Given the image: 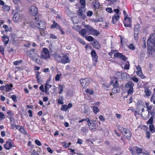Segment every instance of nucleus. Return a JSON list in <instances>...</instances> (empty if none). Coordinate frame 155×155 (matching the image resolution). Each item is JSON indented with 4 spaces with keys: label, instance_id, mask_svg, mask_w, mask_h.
<instances>
[{
    "label": "nucleus",
    "instance_id": "obj_1",
    "mask_svg": "<svg viewBox=\"0 0 155 155\" xmlns=\"http://www.w3.org/2000/svg\"><path fill=\"white\" fill-rule=\"evenodd\" d=\"M119 130L127 139L129 140L130 139L131 133L128 129L123 127H120Z\"/></svg>",
    "mask_w": 155,
    "mask_h": 155
},
{
    "label": "nucleus",
    "instance_id": "obj_2",
    "mask_svg": "<svg viewBox=\"0 0 155 155\" xmlns=\"http://www.w3.org/2000/svg\"><path fill=\"white\" fill-rule=\"evenodd\" d=\"M87 28V32L89 35H91L93 36H97L100 34V32L98 31L93 28L89 25L86 26Z\"/></svg>",
    "mask_w": 155,
    "mask_h": 155
},
{
    "label": "nucleus",
    "instance_id": "obj_3",
    "mask_svg": "<svg viewBox=\"0 0 155 155\" xmlns=\"http://www.w3.org/2000/svg\"><path fill=\"white\" fill-rule=\"evenodd\" d=\"M23 18V15L22 14L17 12L15 13L13 15V20L14 21L17 22L21 21Z\"/></svg>",
    "mask_w": 155,
    "mask_h": 155
},
{
    "label": "nucleus",
    "instance_id": "obj_4",
    "mask_svg": "<svg viewBox=\"0 0 155 155\" xmlns=\"http://www.w3.org/2000/svg\"><path fill=\"white\" fill-rule=\"evenodd\" d=\"M147 45L149 47H150L151 48L153 45L155 46V38H154V35L153 34H151L148 38Z\"/></svg>",
    "mask_w": 155,
    "mask_h": 155
},
{
    "label": "nucleus",
    "instance_id": "obj_5",
    "mask_svg": "<svg viewBox=\"0 0 155 155\" xmlns=\"http://www.w3.org/2000/svg\"><path fill=\"white\" fill-rule=\"evenodd\" d=\"M91 81V80L89 78H86L84 79H81L80 82L83 87H87Z\"/></svg>",
    "mask_w": 155,
    "mask_h": 155
},
{
    "label": "nucleus",
    "instance_id": "obj_6",
    "mask_svg": "<svg viewBox=\"0 0 155 155\" xmlns=\"http://www.w3.org/2000/svg\"><path fill=\"white\" fill-rule=\"evenodd\" d=\"M35 26L36 27L40 29H44L46 28L45 22L42 20L37 21L35 23Z\"/></svg>",
    "mask_w": 155,
    "mask_h": 155
},
{
    "label": "nucleus",
    "instance_id": "obj_7",
    "mask_svg": "<svg viewBox=\"0 0 155 155\" xmlns=\"http://www.w3.org/2000/svg\"><path fill=\"white\" fill-rule=\"evenodd\" d=\"M41 57L42 58L46 59L50 58L49 52L48 49L44 48L41 52Z\"/></svg>",
    "mask_w": 155,
    "mask_h": 155
},
{
    "label": "nucleus",
    "instance_id": "obj_8",
    "mask_svg": "<svg viewBox=\"0 0 155 155\" xmlns=\"http://www.w3.org/2000/svg\"><path fill=\"white\" fill-rule=\"evenodd\" d=\"M27 55L30 57L31 59L34 58L35 57L38 56V54L35 51L34 49H32L30 51H26Z\"/></svg>",
    "mask_w": 155,
    "mask_h": 155
},
{
    "label": "nucleus",
    "instance_id": "obj_9",
    "mask_svg": "<svg viewBox=\"0 0 155 155\" xmlns=\"http://www.w3.org/2000/svg\"><path fill=\"white\" fill-rule=\"evenodd\" d=\"M123 23L125 27H130L131 24V19L127 15L125 17Z\"/></svg>",
    "mask_w": 155,
    "mask_h": 155
},
{
    "label": "nucleus",
    "instance_id": "obj_10",
    "mask_svg": "<svg viewBox=\"0 0 155 155\" xmlns=\"http://www.w3.org/2000/svg\"><path fill=\"white\" fill-rule=\"evenodd\" d=\"M115 75L116 76L117 78L123 80L127 79L128 76V74L126 73L122 72L120 73V72H117Z\"/></svg>",
    "mask_w": 155,
    "mask_h": 155
},
{
    "label": "nucleus",
    "instance_id": "obj_11",
    "mask_svg": "<svg viewBox=\"0 0 155 155\" xmlns=\"http://www.w3.org/2000/svg\"><path fill=\"white\" fill-rule=\"evenodd\" d=\"M113 87L112 92L113 94H116L120 91V88L117 81H116L115 83L113 84Z\"/></svg>",
    "mask_w": 155,
    "mask_h": 155
},
{
    "label": "nucleus",
    "instance_id": "obj_12",
    "mask_svg": "<svg viewBox=\"0 0 155 155\" xmlns=\"http://www.w3.org/2000/svg\"><path fill=\"white\" fill-rule=\"evenodd\" d=\"M13 143L11 140H9L7 141L4 145V147L7 150H9L11 148L13 145Z\"/></svg>",
    "mask_w": 155,
    "mask_h": 155
},
{
    "label": "nucleus",
    "instance_id": "obj_13",
    "mask_svg": "<svg viewBox=\"0 0 155 155\" xmlns=\"http://www.w3.org/2000/svg\"><path fill=\"white\" fill-rule=\"evenodd\" d=\"M114 58H120L121 60H123L124 61H125L126 59L125 56L123 55L122 54L119 52L114 53Z\"/></svg>",
    "mask_w": 155,
    "mask_h": 155
},
{
    "label": "nucleus",
    "instance_id": "obj_14",
    "mask_svg": "<svg viewBox=\"0 0 155 155\" xmlns=\"http://www.w3.org/2000/svg\"><path fill=\"white\" fill-rule=\"evenodd\" d=\"M30 13L32 15H36L38 13V9L34 6H32L30 8Z\"/></svg>",
    "mask_w": 155,
    "mask_h": 155
},
{
    "label": "nucleus",
    "instance_id": "obj_15",
    "mask_svg": "<svg viewBox=\"0 0 155 155\" xmlns=\"http://www.w3.org/2000/svg\"><path fill=\"white\" fill-rule=\"evenodd\" d=\"M91 54L92 57L93 61L94 62H97V61L98 56L94 50H92L91 52Z\"/></svg>",
    "mask_w": 155,
    "mask_h": 155
},
{
    "label": "nucleus",
    "instance_id": "obj_16",
    "mask_svg": "<svg viewBox=\"0 0 155 155\" xmlns=\"http://www.w3.org/2000/svg\"><path fill=\"white\" fill-rule=\"evenodd\" d=\"M70 61V60L69 57L67 55H64L62 57L61 63L65 64L68 63H69Z\"/></svg>",
    "mask_w": 155,
    "mask_h": 155
},
{
    "label": "nucleus",
    "instance_id": "obj_17",
    "mask_svg": "<svg viewBox=\"0 0 155 155\" xmlns=\"http://www.w3.org/2000/svg\"><path fill=\"white\" fill-rule=\"evenodd\" d=\"M91 44L95 48L97 49H99L101 48L99 43L96 40H94L93 42L91 43Z\"/></svg>",
    "mask_w": 155,
    "mask_h": 155
},
{
    "label": "nucleus",
    "instance_id": "obj_18",
    "mask_svg": "<svg viewBox=\"0 0 155 155\" xmlns=\"http://www.w3.org/2000/svg\"><path fill=\"white\" fill-rule=\"evenodd\" d=\"M146 112L147 113V114L146 115H143V114H142V116L143 119L147 120L150 117V114L152 116H151L153 117V114L152 112H151L150 110L148 111L147 112L146 111Z\"/></svg>",
    "mask_w": 155,
    "mask_h": 155
},
{
    "label": "nucleus",
    "instance_id": "obj_19",
    "mask_svg": "<svg viewBox=\"0 0 155 155\" xmlns=\"http://www.w3.org/2000/svg\"><path fill=\"white\" fill-rule=\"evenodd\" d=\"M2 39L3 42L5 45H7L9 41V37L6 35H4L2 37Z\"/></svg>",
    "mask_w": 155,
    "mask_h": 155
},
{
    "label": "nucleus",
    "instance_id": "obj_20",
    "mask_svg": "<svg viewBox=\"0 0 155 155\" xmlns=\"http://www.w3.org/2000/svg\"><path fill=\"white\" fill-rule=\"evenodd\" d=\"M120 18L119 16L114 15L112 16V22L113 24L116 23Z\"/></svg>",
    "mask_w": 155,
    "mask_h": 155
},
{
    "label": "nucleus",
    "instance_id": "obj_21",
    "mask_svg": "<svg viewBox=\"0 0 155 155\" xmlns=\"http://www.w3.org/2000/svg\"><path fill=\"white\" fill-rule=\"evenodd\" d=\"M19 131L21 133L26 135H28V133L26 131V130L24 128L23 126H21L20 128H18Z\"/></svg>",
    "mask_w": 155,
    "mask_h": 155
},
{
    "label": "nucleus",
    "instance_id": "obj_22",
    "mask_svg": "<svg viewBox=\"0 0 155 155\" xmlns=\"http://www.w3.org/2000/svg\"><path fill=\"white\" fill-rule=\"evenodd\" d=\"M144 92L145 93L146 95L147 96H150L151 94V92L149 89V87L148 86H146L144 88Z\"/></svg>",
    "mask_w": 155,
    "mask_h": 155
},
{
    "label": "nucleus",
    "instance_id": "obj_23",
    "mask_svg": "<svg viewBox=\"0 0 155 155\" xmlns=\"http://www.w3.org/2000/svg\"><path fill=\"white\" fill-rule=\"evenodd\" d=\"M134 86V84L132 81H129L125 84V87L129 88H133Z\"/></svg>",
    "mask_w": 155,
    "mask_h": 155
},
{
    "label": "nucleus",
    "instance_id": "obj_24",
    "mask_svg": "<svg viewBox=\"0 0 155 155\" xmlns=\"http://www.w3.org/2000/svg\"><path fill=\"white\" fill-rule=\"evenodd\" d=\"M94 8H98L100 7V4L97 0H95L92 2Z\"/></svg>",
    "mask_w": 155,
    "mask_h": 155
},
{
    "label": "nucleus",
    "instance_id": "obj_25",
    "mask_svg": "<svg viewBox=\"0 0 155 155\" xmlns=\"http://www.w3.org/2000/svg\"><path fill=\"white\" fill-rule=\"evenodd\" d=\"M87 32V28L86 30L84 29H81L79 31V34L82 36L84 37Z\"/></svg>",
    "mask_w": 155,
    "mask_h": 155
},
{
    "label": "nucleus",
    "instance_id": "obj_26",
    "mask_svg": "<svg viewBox=\"0 0 155 155\" xmlns=\"http://www.w3.org/2000/svg\"><path fill=\"white\" fill-rule=\"evenodd\" d=\"M65 87L64 85H61L60 84L58 85V89L59 91L58 93L61 94L62 93L64 89V88Z\"/></svg>",
    "mask_w": 155,
    "mask_h": 155
},
{
    "label": "nucleus",
    "instance_id": "obj_27",
    "mask_svg": "<svg viewBox=\"0 0 155 155\" xmlns=\"http://www.w3.org/2000/svg\"><path fill=\"white\" fill-rule=\"evenodd\" d=\"M77 14L78 15L81 16L83 19H84L85 18V16L83 14V11L81 9H79L78 11Z\"/></svg>",
    "mask_w": 155,
    "mask_h": 155
},
{
    "label": "nucleus",
    "instance_id": "obj_28",
    "mask_svg": "<svg viewBox=\"0 0 155 155\" xmlns=\"http://www.w3.org/2000/svg\"><path fill=\"white\" fill-rule=\"evenodd\" d=\"M91 109L93 110V112L95 114H97L99 111L100 109L97 107L95 106H93L91 107Z\"/></svg>",
    "mask_w": 155,
    "mask_h": 155
},
{
    "label": "nucleus",
    "instance_id": "obj_29",
    "mask_svg": "<svg viewBox=\"0 0 155 155\" xmlns=\"http://www.w3.org/2000/svg\"><path fill=\"white\" fill-rule=\"evenodd\" d=\"M90 123L89 124H88V125L89 126V127L90 129L91 130H94L95 129V124L93 123L92 121H91Z\"/></svg>",
    "mask_w": 155,
    "mask_h": 155
},
{
    "label": "nucleus",
    "instance_id": "obj_30",
    "mask_svg": "<svg viewBox=\"0 0 155 155\" xmlns=\"http://www.w3.org/2000/svg\"><path fill=\"white\" fill-rule=\"evenodd\" d=\"M51 87V85L48 84V82H46L45 86V92L47 93L48 91L49 90V89Z\"/></svg>",
    "mask_w": 155,
    "mask_h": 155
},
{
    "label": "nucleus",
    "instance_id": "obj_31",
    "mask_svg": "<svg viewBox=\"0 0 155 155\" xmlns=\"http://www.w3.org/2000/svg\"><path fill=\"white\" fill-rule=\"evenodd\" d=\"M62 57L59 54L55 55V59L57 61L58 63H61V60H62Z\"/></svg>",
    "mask_w": 155,
    "mask_h": 155
},
{
    "label": "nucleus",
    "instance_id": "obj_32",
    "mask_svg": "<svg viewBox=\"0 0 155 155\" xmlns=\"http://www.w3.org/2000/svg\"><path fill=\"white\" fill-rule=\"evenodd\" d=\"M130 64L129 62H127L125 64L124 66L121 65L122 68L124 70H128L129 69Z\"/></svg>",
    "mask_w": 155,
    "mask_h": 155
},
{
    "label": "nucleus",
    "instance_id": "obj_33",
    "mask_svg": "<svg viewBox=\"0 0 155 155\" xmlns=\"http://www.w3.org/2000/svg\"><path fill=\"white\" fill-rule=\"evenodd\" d=\"M3 9L5 12L9 11L10 9V6L6 5H4L2 7Z\"/></svg>",
    "mask_w": 155,
    "mask_h": 155
},
{
    "label": "nucleus",
    "instance_id": "obj_34",
    "mask_svg": "<svg viewBox=\"0 0 155 155\" xmlns=\"http://www.w3.org/2000/svg\"><path fill=\"white\" fill-rule=\"evenodd\" d=\"M51 27L52 28H56L57 29H58L60 27V26L58 24L57 22L54 21L51 25Z\"/></svg>",
    "mask_w": 155,
    "mask_h": 155
},
{
    "label": "nucleus",
    "instance_id": "obj_35",
    "mask_svg": "<svg viewBox=\"0 0 155 155\" xmlns=\"http://www.w3.org/2000/svg\"><path fill=\"white\" fill-rule=\"evenodd\" d=\"M58 102L59 104H63L64 102L63 101V97L61 96H59L58 99Z\"/></svg>",
    "mask_w": 155,
    "mask_h": 155
},
{
    "label": "nucleus",
    "instance_id": "obj_36",
    "mask_svg": "<svg viewBox=\"0 0 155 155\" xmlns=\"http://www.w3.org/2000/svg\"><path fill=\"white\" fill-rule=\"evenodd\" d=\"M13 87V85L10 84H7L5 86V89L6 91L7 92L9 91L11 89L12 87Z\"/></svg>",
    "mask_w": 155,
    "mask_h": 155
},
{
    "label": "nucleus",
    "instance_id": "obj_37",
    "mask_svg": "<svg viewBox=\"0 0 155 155\" xmlns=\"http://www.w3.org/2000/svg\"><path fill=\"white\" fill-rule=\"evenodd\" d=\"M136 72L137 75L140 77L141 78L143 79L145 78L143 74L142 71H137Z\"/></svg>",
    "mask_w": 155,
    "mask_h": 155
},
{
    "label": "nucleus",
    "instance_id": "obj_38",
    "mask_svg": "<svg viewBox=\"0 0 155 155\" xmlns=\"http://www.w3.org/2000/svg\"><path fill=\"white\" fill-rule=\"evenodd\" d=\"M85 38L86 40L89 41H93L94 40V38L91 36H85Z\"/></svg>",
    "mask_w": 155,
    "mask_h": 155
},
{
    "label": "nucleus",
    "instance_id": "obj_39",
    "mask_svg": "<svg viewBox=\"0 0 155 155\" xmlns=\"http://www.w3.org/2000/svg\"><path fill=\"white\" fill-rule=\"evenodd\" d=\"M3 27L5 29V31H11L12 30V28L11 27L8 28V26L6 25H3Z\"/></svg>",
    "mask_w": 155,
    "mask_h": 155
},
{
    "label": "nucleus",
    "instance_id": "obj_40",
    "mask_svg": "<svg viewBox=\"0 0 155 155\" xmlns=\"http://www.w3.org/2000/svg\"><path fill=\"white\" fill-rule=\"evenodd\" d=\"M61 109L63 111H66L68 109L67 105L65 104L62 105L61 107Z\"/></svg>",
    "mask_w": 155,
    "mask_h": 155
},
{
    "label": "nucleus",
    "instance_id": "obj_41",
    "mask_svg": "<svg viewBox=\"0 0 155 155\" xmlns=\"http://www.w3.org/2000/svg\"><path fill=\"white\" fill-rule=\"evenodd\" d=\"M114 12L116 13L114 15L119 16L120 14V10L118 9H115L114 10Z\"/></svg>",
    "mask_w": 155,
    "mask_h": 155
},
{
    "label": "nucleus",
    "instance_id": "obj_42",
    "mask_svg": "<svg viewBox=\"0 0 155 155\" xmlns=\"http://www.w3.org/2000/svg\"><path fill=\"white\" fill-rule=\"evenodd\" d=\"M39 56L38 55V56H36L34 58H32V59L33 60H34L38 64H39L40 63V61L38 59V58Z\"/></svg>",
    "mask_w": 155,
    "mask_h": 155
},
{
    "label": "nucleus",
    "instance_id": "obj_43",
    "mask_svg": "<svg viewBox=\"0 0 155 155\" xmlns=\"http://www.w3.org/2000/svg\"><path fill=\"white\" fill-rule=\"evenodd\" d=\"M80 3L81 5H82L83 6L84 8L86 6V2L85 0H80Z\"/></svg>",
    "mask_w": 155,
    "mask_h": 155
},
{
    "label": "nucleus",
    "instance_id": "obj_44",
    "mask_svg": "<svg viewBox=\"0 0 155 155\" xmlns=\"http://www.w3.org/2000/svg\"><path fill=\"white\" fill-rule=\"evenodd\" d=\"M149 129L150 131L152 133H153L155 131V130H154V126L152 124H150L149 125Z\"/></svg>",
    "mask_w": 155,
    "mask_h": 155
},
{
    "label": "nucleus",
    "instance_id": "obj_45",
    "mask_svg": "<svg viewBox=\"0 0 155 155\" xmlns=\"http://www.w3.org/2000/svg\"><path fill=\"white\" fill-rule=\"evenodd\" d=\"M86 91L87 93H88L90 94H92L94 93L93 91L91 89H86Z\"/></svg>",
    "mask_w": 155,
    "mask_h": 155
},
{
    "label": "nucleus",
    "instance_id": "obj_46",
    "mask_svg": "<svg viewBox=\"0 0 155 155\" xmlns=\"http://www.w3.org/2000/svg\"><path fill=\"white\" fill-rule=\"evenodd\" d=\"M22 61V60H20L18 61H16L13 62V64L15 65H19V64H21Z\"/></svg>",
    "mask_w": 155,
    "mask_h": 155
},
{
    "label": "nucleus",
    "instance_id": "obj_47",
    "mask_svg": "<svg viewBox=\"0 0 155 155\" xmlns=\"http://www.w3.org/2000/svg\"><path fill=\"white\" fill-rule=\"evenodd\" d=\"M10 120L11 122L10 124L11 125H12V124H15V120L14 119V118L12 117H9Z\"/></svg>",
    "mask_w": 155,
    "mask_h": 155
},
{
    "label": "nucleus",
    "instance_id": "obj_48",
    "mask_svg": "<svg viewBox=\"0 0 155 155\" xmlns=\"http://www.w3.org/2000/svg\"><path fill=\"white\" fill-rule=\"evenodd\" d=\"M153 117L151 116L150 119L147 121V124H152V123L153 122Z\"/></svg>",
    "mask_w": 155,
    "mask_h": 155
},
{
    "label": "nucleus",
    "instance_id": "obj_49",
    "mask_svg": "<svg viewBox=\"0 0 155 155\" xmlns=\"http://www.w3.org/2000/svg\"><path fill=\"white\" fill-rule=\"evenodd\" d=\"M134 92L133 88H129L127 91V93L128 94H132Z\"/></svg>",
    "mask_w": 155,
    "mask_h": 155
},
{
    "label": "nucleus",
    "instance_id": "obj_50",
    "mask_svg": "<svg viewBox=\"0 0 155 155\" xmlns=\"http://www.w3.org/2000/svg\"><path fill=\"white\" fill-rule=\"evenodd\" d=\"M11 126L12 128V129H14V128L15 127L16 129H17V130L18 129L19 126L16 125V124H12V125H11Z\"/></svg>",
    "mask_w": 155,
    "mask_h": 155
},
{
    "label": "nucleus",
    "instance_id": "obj_51",
    "mask_svg": "<svg viewBox=\"0 0 155 155\" xmlns=\"http://www.w3.org/2000/svg\"><path fill=\"white\" fill-rule=\"evenodd\" d=\"M93 14V12L92 11H89L87 12V15L89 17L91 16Z\"/></svg>",
    "mask_w": 155,
    "mask_h": 155
},
{
    "label": "nucleus",
    "instance_id": "obj_52",
    "mask_svg": "<svg viewBox=\"0 0 155 155\" xmlns=\"http://www.w3.org/2000/svg\"><path fill=\"white\" fill-rule=\"evenodd\" d=\"M106 10L107 12H109L110 13H112L113 12V10L112 8H107L106 9Z\"/></svg>",
    "mask_w": 155,
    "mask_h": 155
},
{
    "label": "nucleus",
    "instance_id": "obj_53",
    "mask_svg": "<svg viewBox=\"0 0 155 155\" xmlns=\"http://www.w3.org/2000/svg\"><path fill=\"white\" fill-rule=\"evenodd\" d=\"M129 48L131 50H134L135 48V47L134 46V45L133 44H131L130 45H129Z\"/></svg>",
    "mask_w": 155,
    "mask_h": 155
},
{
    "label": "nucleus",
    "instance_id": "obj_54",
    "mask_svg": "<svg viewBox=\"0 0 155 155\" xmlns=\"http://www.w3.org/2000/svg\"><path fill=\"white\" fill-rule=\"evenodd\" d=\"M11 97L14 102H15L17 101V97L16 95H12L11 96Z\"/></svg>",
    "mask_w": 155,
    "mask_h": 155
},
{
    "label": "nucleus",
    "instance_id": "obj_55",
    "mask_svg": "<svg viewBox=\"0 0 155 155\" xmlns=\"http://www.w3.org/2000/svg\"><path fill=\"white\" fill-rule=\"evenodd\" d=\"M5 115L0 111V120H2L5 118Z\"/></svg>",
    "mask_w": 155,
    "mask_h": 155
},
{
    "label": "nucleus",
    "instance_id": "obj_56",
    "mask_svg": "<svg viewBox=\"0 0 155 155\" xmlns=\"http://www.w3.org/2000/svg\"><path fill=\"white\" fill-rule=\"evenodd\" d=\"M35 143L38 146H41V144L40 141L38 140H35Z\"/></svg>",
    "mask_w": 155,
    "mask_h": 155
},
{
    "label": "nucleus",
    "instance_id": "obj_57",
    "mask_svg": "<svg viewBox=\"0 0 155 155\" xmlns=\"http://www.w3.org/2000/svg\"><path fill=\"white\" fill-rule=\"evenodd\" d=\"M132 80L136 83H137L138 81V79L136 77H133L132 78Z\"/></svg>",
    "mask_w": 155,
    "mask_h": 155
},
{
    "label": "nucleus",
    "instance_id": "obj_58",
    "mask_svg": "<svg viewBox=\"0 0 155 155\" xmlns=\"http://www.w3.org/2000/svg\"><path fill=\"white\" fill-rule=\"evenodd\" d=\"M99 118L100 120L102 121H104L105 120V119L102 115H100L99 117Z\"/></svg>",
    "mask_w": 155,
    "mask_h": 155
},
{
    "label": "nucleus",
    "instance_id": "obj_59",
    "mask_svg": "<svg viewBox=\"0 0 155 155\" xmlns=\"http://www.w3.org/2000/svg\"><path fill=\"white\" fill-rule=\"evenodd\" d=\"M78 41L82 45H85V42L83 41L82 39H79Z\"/></svg>",
    "mask_w": 155,
    "mask_h": 155
},
{
    "label": "nucleus",
    "instance_id": "obj_60",
    "mask_svg": "<svg viewBox=\"0 0 155 155\" xmlns=\"http://www.w3.org/2000/svg\"><path fill=\"white\" fill-rule=\"evenodd\" d=\"M39 154L36 151H35V150L32 152L31 153V155H38Z\"/></svg>",
    "mask_w": 155,
    "mask_h": 155
},
{
    "label": "nucleus",
    "instance_id": "obj_61",
    "mask_svg": "<svg viewBox=\"0 0 155 155\" xmlns=\"http://www.w3.org/2000/svg\"><path fill=\"white\" fill-rule=\"evenodd\" d=\"M60 79V76L58 74H57L55 77V80L56 81H59Z\"/></svg>",
    "mask_w": 155,
    "mask_h": 155
},
{
    "label": "nucleus",
    "instance_id": "obj_62",
    "mask_svg": "<svg viewBox=\"0 0 155 155\" xmlns=\"http://www.w3.org/2000/svg\"><path fill=\"white\" fill-rule=\"evenodd\" d=\"M47 150H48V152H49V153H52L53 151L51 150V148L50 147H48L47 148Z\"/></svg>",
    "mask_w": 155,
    "mask_h": 155
},
{
    "label": "nucleus",
    "instance_id": "obj_63",
    "mask_svg": "<svg viewBox=\"0 0 155 155\" xmlns=\"http://www.w3.org/2000/svg\"><path fill=\"white\" fill-rule=\"evenodd\" d=\"M146 134L147 135L146 137L148 138H150V133L149 131H147L146 132Z\"/></svg>",
    "mask_w": 155,
    "mask_h": 155
},
{
    "label": "nucleus",
    "instance_id": "obj_64",
    "mask_svg": "<svg viewBox=\"0 0 155 155\" xmlns=\"http://www.w3.org/2000/svg\"><path fill=\"white\" fill-rule=\"evenodd\" d=\"M136 69L137 70V71H142L141 68L140 67L139 65H138L136 67Z\"/></svg>",
    "mask_w": 155,
    "mask_h": 155
}]
</instances>
